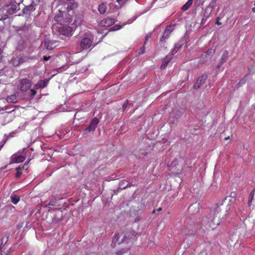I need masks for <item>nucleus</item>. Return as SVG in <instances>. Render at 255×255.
Segmentation results:
<instances>
[{"instance_id":"1","label":"nucleus","mask_w":255,"mask_h":255,"mask_svg":"<svg viewBox=\"0 0 255 255\" xmlns=\"http://www.w3.org/2000/svg\"><path fill=\"white\" fill-rule=\"evenodd\" d=\"M230 208L231 206L229 204H225L223 202L219 205H217L213 211L211 212L210 215H209V217L206 218V219H208L207 223L209 227L212 230L216 228L217 226L220 224L222 219L225 218L228 211ZM203 222L205 223L206 219H204Z\"/></svg>"},{"instance_id":"2","label":"nucleus","mask_w":255,"mask_h":255,"mask_svg":"<svg viewBox=\"0 0 255 255\" xmlns=\"http://www.w3.org/2000/svg\"><path fill=\"white\" fill-rule=\"evenodd\" d=\"M135 232L132 230H128L123 232L121 235L116 233L113 239L111 246L113 248L116 247L118 243L119 245L122 244H128L134 240Z\"/></svg>"},{"instance_id":"3","label":"nucleus","mask_w":255,"mask_h":255,"mask_svg":"<svg viewBox=\"0 0 255 255\" xmlns=\"http://www.w3.org/2000/svg\"><path fill=\"white\" fill-rule=\"evenodd\" d=\"M54 19L58 23H60L62 25H67L71 21L70 15L66 12H60L55 15Z\"/></svg>"},{"instance_id":"4","label":"nucleus","mask_w":255,"mask_h":255,"mask_svg":"<svg viewBox=\"0 0 255 255\" xmlns=\"http://www.w3.org/2000/svg\"><path fill=\"white\" fill-rule=\"evenodd\" d=\"M31 86V82L29 79L27 78H24L20 80L19 88L21 91H26L29 89Z\"/></svg>"},{"instance_id":"5","label":"nucleus","mask_w":255,"mask_h":255,"mask_svg":"<svg viewBox=\"0 0 255 255\" xmlns=\"http://www.w3.org/2000/svg\"><path fill=\"white\" fill-rule=\"evenodd\" d=\"M58 31L60 34L67 36H71L72 35V29L71 27L67 26H60L58 28Z\"/></svg>"},{"instance_id":"6","label":"nucleus","mask_w":255,"mask_h":255,"mask_svg":"<svg viewBox=\"0 0 255 255\" xmlns=\"http://www.w3.org/2000/svg\"><path fill=\"white\" fill-rule=\"evenodd\" d=\"M21 0H20L18 2H16L15 1V4H10L6 5V10H7V14L9 15H11L14 13L16 11L19 9L18 3H19Z\"/></svg>"},{"instance_id":"7","label":"nucleus","mask_w":255,"mask_h":255,"mask_svg":"<svg viewBox=\"0 0 255 255\" xmlns=\"http://www.w3.org/2000/svg\"><path fill=\"white\" fill-rule=\"evenodd\" d=\"M99 123L97 118H94L91 122L89 126L85 129V133H87L91 131H94Z\"/></svg>"},{"instance_id":"8","label":"nucleus","mask_w":255,"mask_h":255,"mask_svg":"<svg viewBox=\"0 0 255 255\" xmlns=\"http://www.w3.org/2000/svg\"><path fill=\"white\" fill-rule=\"evenodd\" d=\"M207 78V74H203L201 76H200L196 82L194 84L193 88L195 89H199L203 84H204Z\"/></svg>"},{"instance_id":"9","label":"nucleus","mask_w":255,"mask_h":255,"mask_svg":"<svg viewBox=\"0 0 255 255\" xmlns=\"http://www.w3.org/2000/svg\"><path fill=\"white\" fill-rule=\"evenodd\" d=\"M36 4L32 1V3L25 7L22 10L23 12L27 15H30L35 10Z\"/></svg>"},{"instance_id":"10","label":"nucleus","mask_w":255,"mask_h":255,"mask_svg":"<svg viewBox=\"0 0 255 255\" xmlns=\"http://www.w3.org/2000/svg\"><path fill=\"white\" fill-rule=\"evenodd\" d=\"M92 44V41L90 38L84 37L81 41L80 46L84 49L89 48Z\"/></svg>"},{"instance_id":"11","label":"nucleus","mask_w":255,"mask_h":255,"mask_svg":"<svg viewBox=\"0 0 255 255\" xmlns=\"http://www.w3.org/2000/svg\"><path fill=\"white\" fill-rule=\"evenodd\" d=\"M24 160L25 157L22 155L13 154L10 157V161L9 162V164L21 162H23Z\"/></svg>"},{"instance_id":"12","label":"nucleus","mask_w":255,"mask_h":255,"mask_svg":"<svg viewBox=\"0 0 255 255\" xmlns=\"http://www.w3.org/2000/svg\"><path fill=\"white\" fill-rule=\"evenodd\" d=\"M115 22V20L114 18L112 17H107L103 19L101 22L100 24L101 26L104 27H109L113 24H114Z\"/></svg>"},{"instance_id":"13","label":"nucleus","mask_w":255,"mask_h":255,"mask_svg":"<svg viewBox=\"0 0 255 255\" xmlns=\"http://www.w3.org/2000/svg\"><path fill=\"white\" fill-rule=\"evenodd\" d=\"M184 111L185 109L183 108L179 107L174 109L171 114L174 115L175 118L177 120L183 115Z\"/></svg>"},{"instance_id":"14","label":"nucleus","mask_w":255,"mask_h":255,"mask_svg":"<svg viewBox=\"0 0 255 255\" xmlns=\"http://www.w3.org/2000/svg\"><path fill=\"white\" fill-rule=\"evenodd\" d=\"M228 55L229 52L227 50H225L223 52L221 60L217 66V68L218 69H219L221 67L222 65L226 62L228 58Z\"/></svg>"},{"instance_id":"15","label":"nucleus","mask_w":255,"mask_h":255,"mask_svg":"<svg viewBox=\"0 0 255 255\" xmlns=\"http://www.w3.org/2000/svg\"><path fill=\"white\" fill-rule=\"evenodd\" d=\"M184 44L183 40H180L178 43H176L174 45V48L171 52V55H173L175 54L183 46Z\"/></svg>"},{"instance_id":"16","label":"nucleus","mask_w":255,"mask_h":255,"mask_svg":"<svg viewBox=\"0 0 255 255\" xmlns=\"http://www.w3.org/2000/svg\"><path fill=\"white\" fill-rule=\"evenodd\" d=\"M48 83V80H40L35 85V87L36 89L44 88L46 87Z\"/></svg>"},{"instance_id":"17","label":"nucleus","mask_w":255,"mask_h":255,"mask_svg":"<svg viewBox=\"0 0 255 255\" xmlns=\"http://www.w3.org/2000/svg\"><path fill=\"white\" fill-rule=\"evenodd\" d=\"M172 55H167L163 60H162V63L161 65V68L162 69H165L169 61L172 59Z\"/></svg>"},{"instance_id":"18","label":"nucleus","mask_w":255,"mask_h":255,"mask_svg":"<svg viewBox=\"0 0 255 255\" xmlns=\"http://www.w3.org/2000/svg\"><path fill=\"white\" fill-rule=\"evenodd\" d=\"M210 14H211V12H208V9H207V8L205 9L204 14H203V16L202 17V19L201 20V23H200V24L201 25H204V24L205 23L207 19L210 17Z\"/></svg>"},{"instance_id":"19","label":"nucleus","mask_w":255,"mask_h":255,"mask_svg":"<svg viewBox=\"0 0 255 255\" xmlns=\"http://www.w3.org/2000/svg\"><path fill=\"white\" fill-rule=\"evenodd\" d=\"M170 33H171V31L170 29V27H166L163 35L162 36V37L160 39V41H163L166 39L168 38L169 36V35L170 34Z\"/></svg>"},{"instance_id":"20","label":"nucleus","mask_w":255,"mask_h":255,"mask_svg":"<svg viewBox=\"0 0 255 255\" xmlns=\"http://www.w3.org/2000/svg\"><path fill=\"white\" fill-rule=\"evenodd\" d=\"M11 71V69L10 68L7 67H4L3 68L0 70V75H4L5 76H12V74H8V72Z\"/></svg>"},{"instance_id":"21","label":"nucleus","mask_w":255,"mask_h":255,"mask_svg":"<svg viewBox=\"0 0 255 255\" xmlns=\"http://www.w3.org/2000/svg\"><path fill=\"white\" fill-rule=\"evenodd\" d=\"M8 236L7 235H5L3 236L1 241V244L0 245V252H2V249L7 242L8 240Z\"/></svg>"},{"instance_id":"22","label":"nucleus","mask_w":255,"mask_h":255,"mask_svg":"<svg viewBox=\"0 0 255 255\" xmlns=\"http://www.w3.org/2000/svg\"><path fill=\"white\" fill-rule=\"evenodd\" d=\"M6 101L9 103H16L17 102V99L16 95L13 94L8 96Z\"/></svg>"},{"instance_id":"23","label":"nucleus","mask_w":255,"mask_h":255,"mask_svg":"<svg viewBox=\"0 0 255 255\" xmlns=\"http://www.w3.org/2000/svg\"><path fill=\"white\" fill-rule=\"evenodd\" d=\"M23 63V60L21 57L16 58L12 61V65L14 67L18 66Z\"/></svg>"},{"instance_id":"24","label":"nucleus","mask_w":255,"mask_h":255,"mask_svg":"<svg viewBox=\"0 0 255 255\" xmlns=\"http://www.w3.org/2000/svg\"><path fill=\"white\" fill-rule=\"evenodd\" d=\"M193 0H188L185 4L182 7V9L184 11L187 10L192 4Z\"/></svg>"},{"instance_id":"25","label":"nucleus","mask_w":255,"mask_h":255,"mask_svg":"<svg viewBox=\"0 0 255 255\" xmlns=\"http://www.w3.org/2000/svg\"><path fill=\"white\" fill-rule=\"evenodd\" d=\"M61 217H62V213H59L56 214L54 215V216L53 217L52 221L54 223H57L62 220L61 219Z\"/></svg>"},{"instance_id":"26","label":"nucleus","mask_w":255,"mask_h":255,"mask_svg":"<svg viewBox=\"0 0 255 255\" xmlns=\"http://www.w3.org/2000/svg\"><path fill=\"white\" fill-rule=\"evenodd\" d=\"M107 9V6L105 3H103L101 4L98 7V10L100 13H104Z\"/></svg>"},{"instance_id":"27","label":"nucleus","mask_w":255,"mask_h":255,"mask_svg":"<svg viewBox=\"0 0 255 255\" xmlns=\"http://www.w3.org/2000/svg\"><path fill=\"white\" fill-rule=\"evenodd\" d=\"M10 198L11 201L14 204H16L20 200L19 197L15 194H12Z\"/></svg>"},{"instance_id":"28","label":"nucleus","mask_w":255,"mask_h":255,"mask_svg":"<svg viewBox=\"0 0 255 255\" xmlns=\"http://www.w3.org/2000/svg\"><path fill=\"white\" fill-rule=\"evenodd\" d=\"M255 193V188L254 189H253L249 194V201L248 202V204L249 206H251V205H252V202L254 199Z\"/></svg>"},{"instance_id":"29","label":"nucleus","mask_w":255,"mask_h":255,"mask_svg":"<svg viewBox=\"0 0 255 255\" xmlns=\"http://www.w3.org/2000/svg\"><path fill=\"white\" fill-rule=\"evenodd\" d=\"M28 29V25H24L22 26L19 27L17 29V32L19 34H22L23 31L27 30Z\"/></svg>"},{"instance_id":"30","label":"nucleus","mask_w":255,"mask_h":255,"mask_svg":"<svg viewBox=\"0 0 255 255\" xmlns=\"http://www.w3.org/2000/svg\"><path fill=\"white\" fill-rule=\"evenodd\" d=\"M128 186V184L126 181L122 180L119 183V189L121 190L125 189Z\"/></svg>"},{"instance_id":"31","label":"nucleus","mask_w":255,"mask_h":255,"mask_svg":"<svg viewBox=\"0 0 255 255\" xmlns=\"http://www.w3.org/2000/svg\"><path fill=\"white\" fill-rule=\"evenodd\" d=\"M194 208H195L196 209V210L193 211L197 212L198 211V209H199L198 204H196L195 203V204H192L191 205H190L188 208L189 212H192V211H193V209Z\"/></svg>"},{"instance_id":"32","label":"nucleus","mask_w":255,"mask_h":255,"mask_svg":"<svg viewBox=\"0 0 255 255\" xmlns=\"http://www.w3.org/2000/svg\"><path fill=\"white\" fill-rule=\"evenodd\" d=\"M77 6L78 4L76 3H70V4L68 5L67 9L68 11H70V10H72L73 9L77 7Z\"/></svg>"},{"instance_id":"33","label":"nucleus","mask_w":255,"mask_h":255,"mask_svg":"<svg viewBox=\"0 0 255 255\" xmlns=\"http://www.w3.org/2000/svg\"><path fill=\"white\" fill-rule=\"evenodd\" d=\"M16 173L15 174V176L16 178H19L21 176L22 173L21 166H19L18 167L16 168Z\"/></svg>"},{"instance_id":"34","label":"nucleus","mask_w":255,"mask_h":255,"mask_svg":"<svg viewBox=\"0 0 255 255\" xmlns=\"http://www.w3.org/2000/svg\"><path fill=\"white\" fill-rule=\"evenodd\" d=\"M55 47V45H53V43L51 42H48L47 44V49L48 50H52Z\"/></svg>"},{"instance_id":"35","label":"nucleus","mask_w":255,"mask_h":255,"mask_svg":"<svg viewBox=\"0 0 255 255\" xmlns=\"http://www.w3.org/2000/svg\"><path fill=\"white\" fill-rule=\"evenodd\" d=\"M121 27H122V26L121 25L116 24V25H114L113 27H112V28H111L110 30H112V31L118 30L121 29Z\"/></svg>"},{"instance_id":"36","label":"nucleus","mask_w":255,"mask_h":255,"mask_svg":"<svg viewBox=\"0 0 255 255\" xmlns=\"http://www.w3.org/2000/svg\"><path fill=\"white\" fill-rule=\"evenodd\" d=\"M56 199H52L50 201L49 204L47 205V206H48L49 207L50 206H54L56 205Z\"/></svg>"},{"instance_id":"37","label":"nucleus","mask_w":255,"mask_h":255,"mask_svg":"<svg viewBox=\"0 0 255 255\" xmlns=\"http://www.w3.org/2000/svg\"><path fill=\"white\" fill-rule=\"evenodd\" d=\"M178 163V160L177 159H175L173 160V161L172 162L171 166L173 167H176Z\"/></svg>"},{"instance_id":"38","label":"nucleus","mask_w":255,"mask_h":255,"mask_svg":"<svg viewBox=\"0 0 255 255\" xmlns=\"http://www.w3.org/2000/svg\"><path fill=\"white\" fill-rule=\"evenodd\" d=\"M1 18H2V16H1V17H0V31L2 30V29L3 28V25H4V22L1 20Z\"/></svg>"},{"instance_id":"39","label":"nucleus","mask_w":255,"mask_h":255,"mask_svg":"<svg viewBox=\"0 0 255 255\" xmlns=\"http://www.w3.org/2000/svg\"><path fill=\"white\" fill-rule=\"evenodd\" d=\"M151 34L152 33H148L147 34H146V35L145 36V41H144V44L146 43V42L147 41V40H148V39L149 38H150V37L151 36Z\"/></svg>"},{"instance_id":"40","label":"nucleus","mask_w":255,"mask_h":255,"mask_svg":"<svg viewBox=\"0 0 255 255\" xmlns=\"http://www.w3.org/2000/svg\"><path fill=\"white\" fill-rule=\"evenodd\" d=\"M145 51V47L144 46H143L142 47H141L139 49V50L138 51V54H142Z\"/></svg>"},{"instance_id":"41","label":"nucleus","mask_w":255,"mask_h":255,"mask_svg":"<svg viewBox=\"0 0 255 255\" xmlns=\"http://www.w3.org/2000/svg\"><path fill=\"white\" fill-rule=\"evenodd\" d=\"M5 209L8 210L9 209L10 210H15V207L12 205H8L5 207Z\"/></svg>"},{"instance_id":"42","label":"nucleus","mask_w":255,"mask_h":255,"mask_svg":"<svg viewBox=\"0 0 255 255\" xmlns=\"http://www.w3.org/2000/svg\"><path fill=\"white\" fill-rule=\"evenodd\" d=\"M128 101H127L123 105V111H124L125 110V109H126V108L127 107V106L128 105Z\"/></svg>"},{"instance_id":"43","label":"nucleus","mask_w":255,"mask_h":255,"mask_svg":"<svg viewBox=\"0 0 255 255\" xmlns=\"http://www.w3.org/2000/svg\"><path fill=\"white\" fill-rule=\"evenodd\" d=\"M30 95L32 96H34L36 93V91L34 89H30Z\"/></svg>"},{"instance_id":"44","label":"nucleus","mask_w":255,"mask_h":255,"mask_svg":"<svg viewBox=\"0 0 255 255\" xmlns=\"http://www.w3.org/2000/svg\"><path fill=\"white\" fill-rule=\"evenodd\" d=\"M116 0L119 3L121 4H123L126 1V0Z\"/></svg>"},{"instance_id":"45","label":"nucleus","mask_w":255,"mask_h":255,"mask_svg":"<svg viewBox=\"0 0 255 255\" xmlns=\"http://www.w3.org/2000/svg\"><path fill=\"white\" fill-rule=\"evenodd\" d=\"M50 57H51L50 56H43V60L44 61H48V60L50 59Z\"/></svg>"},{"instance_id":"46","label":"nucleus","mask_w":255,"mask_h":255,"mask_svg":"<svg viewBox=\"0 0 255 255\" xmlns=\"http://www.w3.org/2000/svg\"><path fill=\"white\" fill-rule=\"evenodd\" d=\"M245 83V81L244 80H242L239 82L238 85H239L240 86H242L243 84H244Z\"/></svg>"},{"instance_id":"47","label":"nucleus","mask_w":255,"mask_h":255,"mask_svg":"<svg viewBox=\"0 0 255 255\" xmlns=\"http://www.w3.org/2000/svg\"><path fill=\"white\" fill-rule=\"evenodd\" d=\"M219 17H217V21H216V24H218V25H221L222 23L221 22L219 21Z\"/></svg>"},{"instance_id":"48","label":"nucleus","mask_w":255,"mask_h":255,"mask_svg":"<svg viewBox=\"0 0 255 255\" xmlns=\"http://www.w3.org/2000/svg\"><path fill=\"white\" fill-rule=\"evenodd\" d=\"M9 251L8 250H7V251H6V252L4 253V254H2L1 253L0 255H9Z\"/></svg>"},{"instance_id":"49","label":"nucleus","mask_w":255,"mask_h":255,"mask_svg":"<svg viewBox=\"0 0 255 255\" xmlns=\"http://www.w3.org/2000/svg\"><path fill=\"white\" fill-rule=\"evenodd\" d=\"M27 164L25 163L22 167H21V170L22 169H25L26 170L27 169L26 168H25V167L26 166Z\"/></svg>"},{"instance_id":"50","label":"nucleus","mask_w":255,"mask_h":255,"mask_svg":"<svg viewBox=\"0 0 255 255\" xmlns=\"http://www.w3.org/2000/svg\"><path fill=\"white\" fill-rule=\"evenodd\" d=\"M14 111V110H10V111H9V110H8V111H7L6 113H11L12 112H13Z\"/></svg>"},{"instance_id":"51","label":"nucleus","mask_w":255,"mask_h":255,"mask_svg":"<svg viewBox=\"0 0 255 255\" xmlns=\"http://www.w3.org/2000/svg\"><path fill=\"white\" fill-rule=\"evenodd\" d=\"M14 111V110H10V111H9V110H8V111H7L6 113H11L12 112H13Z\"/></svg>"},{"instance_id":"52","label":"nucleus","mask_w":255,"mask_h":255,"mask_svg":"<svg viewBox=\"0 0 255 255\" xmlns=\"http://www.w3.org/2000/svg\"><path fill=\"white\" fill-rule=\"evenodd\" d=\"M162 210L161 208H159L156 210V211H160Z\"/></svg>"},{"instance_id":"53","label":"nucleus","mask_w":255,"mask_h":255,"mask_svg":"<svg viewBox=\"0 0 255 255\" xmlns=\"http://www.w3.org/2000/svg\"><path fill=\"white\" fill-rule=\"evenodd\" d=\"M7 109H8L7 107L5 106L2 108V110H6Z\"/></svg>"},{"instance_id":"54","label":"nucleus","mask_w":255,"mask_h":255,"mask_svg":"<svg viewBox=\"0 0 255 255\" xmlns=\"http://www.w3.org/2000/svg\"><path fill=\"white\" fill-rule=\"evenodd\" d=\"M252 11L254 12H255V6L252 8Z\"/></svg>"},{"instance_id":"55","label":"nucleus","mask_w":255,"mask_h":255,"mask_svg":"<svg viewBox=\"0 0 255 255\" xmlns=\"http://www.w3.org/2000/svg\"><path fill=\"white\" fill-rule=\"evenodd\" d=\"M3 144H1L0 145V150L1 149V148L3 147Z\"/></svg>"},{"instance_id":"56","label":"nucleus","mask_w":255,"mask_h":255,"mask_svg":"<svg viewBox=\"0 0 255 255\" xmlns=\"http://www.w3.org/2000/svg\"><path fill=\"white\" fill-rule=\"evenodd\" d=\"M61 69H62V67H60L59 68L57 69V71L58 72H59V70H61Z\"/></svg>"},{"instance_id":"57","label":"nucleus","mask_w":255,"mask_h":255,"mask_svg":"<svg viewBox=\"0 0 255 255\" xmlns=\"http://www.w3.org/2000/svg\"><path fill=\"white\" fill-rule=\"evenodd\" d=\"M229 138H230V136H228L227 137H225V139L226 140L228 139H229Z\"/></svg>"},{"instance_id":"58","label":"nucleus","mask_w":255,"mask_h":255,"mask_svg":"<svg viewBox=\"0 0 255 255\" xmlns=\"http://www.w3.org/2000/svg\"><path fill=\"white\" fill-rule=\"evenodd\" d=\"M156 210H153L152 213H155L156 212Z\"/></svg>"},{"instance_id":"59","label":"nucleus","mask_w":255,"mask_h":255,"mask_svg":"<svg viewBox=\"0 0 255 255\" xmlns=\"http://www.w3.org/2000/svg\"><path fill=\"white\" fill-rule=\"evenodd\" d=\"M117 254L118 255H121V254H120V253H119V252H118V253H117Z\"/></svg>"},{"instance_id":"60","label":"nucleus","mask_w":255,"mask_h":255,"mask_svg":"<svg viewBox=\"0 0 255 255\" xmlns=\"http://www.w3.org/2000/svg\"><path fill=\"white\" fill-rule=\"evenodd\" d=\"M254 108L255 109V105L254 106Z\"/></svg>"}]
</instances>
